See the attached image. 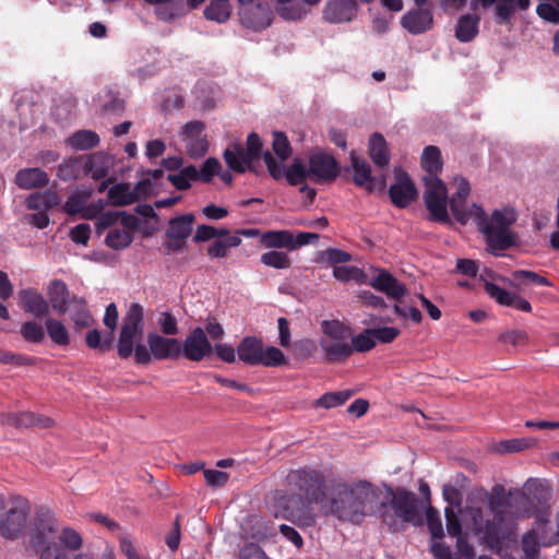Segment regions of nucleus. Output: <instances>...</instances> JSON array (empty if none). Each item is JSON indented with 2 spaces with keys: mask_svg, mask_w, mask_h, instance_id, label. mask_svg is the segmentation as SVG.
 I'll use <instances>...</instances> for the list:
<instances>
[{
  "mask_svg": "<svg viewBox=\"0 0 559 559\" xmlns=\"http://www.w3.org/2000/svg\"><path fill=\"white\" fill-rule=\"evenodd\" d=\"M49 178L46 171L40 168H24L17 171L15 183L25 190L46 187Z\"/></svg>",
  "mask_w": 559,
  "mask_h": 559,
  "instance_id": "obj_27",
  "label": "nucleus"
},
{
  "mask_svg": "<svg viewBox=\"0 0 559 559\" xmlns=\"http://www.w3.org/2000/svg\"><path fill=\"white\" fill-rule=\"evenodd\" d=\"M325 480L321 472L310 468L290 471L286 476V492L276 491L275 500L285 519L300 527L316 523L313 503L325 498Z\"/></svg>",
  "mask_w": 559,
  "mask_h": 559,
  "instance_id": "obj_1",
  "label": "nucleus"
},
{
  "mask_svg": "<svg viewBox=\"0 0 559 559\" xmlns=\"http://www.w3.org/2000/svg\"><path fill=\"white\" fill-rule=\"evenodd\" d=\"M306 3L302 0L290 2H277L276 11L286 21L300 20L306 13Z\"/></svg>",
  "mask_w": 559,
  "mask_h": 559,
  "instance_id": "obj_43",
  "label": "nucleus"
},
{
  "mask_svg": "<svg viewBox=\"0 0 559 559\" xmlns=\"http://www.w3.org/2000/svg\"><path fill=\"white\" fill-rule=\"evenodd\" d=\"M222 166L217 158L209 157L202 165L200 171L201 181L204 183H209L212 181L213 177L218 175Z\"/></svg>",
  "mask_w": 559,
  "mask_h": 559,
  "instance_id": "obj_59",
  "label": "nucleus"
},
{
  "mask_svg": "<svg viewBox=\"0 0 559 559\" xmlns=\"http://www.w3.org/2000/svg\"><path fill=\"white\" fill-rule=\"evenodd\" d=\"M349 340H350L349 348L352 349V355L355 352H357V353L369 352L376 346L374 337L372 336V333L367 332V329L362 333H360L354 337H350Z\"/></svg>",
  "mask_w": 559,
  "mask_h": 559,
  "instance_id": "obj_53",
  "label": "nucleus"
},
{
  "mask_svg": "<svg viewBox=\"0 0 559 559\" xmlns=\"http://www.w3.org/2000/svg\"><path fill=\"white\" fill-rule=\"evenodd\" d=\"M483 9L493 7V21L497 25L511 26L515 13V0H472L471 8L476 10L477 5Z\"/></svg>",
  "mask_w": 559,
  "mask_h": 559,
  "instance_id": "obj_20",
  "label": "nucleus"
},
{
  "mask_svg": "<svg viewBox=\"0 0 559 559\" xmlns=\"http://www.w3.org/2000/svg\"><path fill=\"white\" fill-rule=\"evenodd\" d=\"M369 156L379 167H385L390 163L386 141L379 132H374L369 139Z\"/></svg>",
  "mask_w": 559,
  "mask_h": 559,
  "instance_id": "obj_35",
  "label": "nucleus"
},
{
  "mask_svg": "<svg viewBox=\"0 0 559 559\" xmlns=\"http://www.w3.org/2000/svg\"><path fill=\"white\" fill-rule=\"evenodd\" d=\"M536 8L537 15L552 24H559V0H540Z\"/></svg>",
  "mask_w": 559,
  "mask_h": 559,
  "instance_id": "obj_50",
  "label": "nucleus"
},
{
  "mask_svg": "<svg viewBox=\"0 0 559 559\" xmlns=\"http://www.w3.org/2000/svg\"><path fill=\"white\" fill-rule=\"evenodd\" d=\"M350 162L354 169V183L358 187H365L368 192H372L374 190V178L371 176L370 165L358 157L354 151L350 152Z\"/></svg>",
  "mask_w": 559,
  "mask_h": 559,
  "instance_id": "obj_28",
  "label": "nucleus"
},
{
  "mask_svg": "<svg viewBox=\"0 0 559 559\" xmlns=\"http://www.w3.org/2000/svg\"><path fill=\"white\" fill-rule=\"evenodd\" d=\"M381 496V489L366 479L335 481L330 489L326 513L342 522L360 524L367 516H376Z\"/></svg>",
  "mask_w": 559,
  "mask_h": 559,
  "instance_id": "obj_2",
  "label": "nucleus"
},
{
  "mask_svg": "<svg viewBox=\"0 0 559 559\" xmlns=\"http://www.w3.org/2000/svg\"><path fill=\"white\" fill-rule=\"evenodd\" d=\"M385 499L378 500L376 516L379 518L390 531L397 532L402 524L414 526L423 524V516L418 507V497L404 487L392 488L385 486Z\"/></svg>",
  "mask_w": 559,
  "mask_h": 559,
  "instance_id": "obj_4",
  "label": "nucleus"
},
{
  "mask_svg": "<svg viewBox=\"0 0 559 559\" xmlns=\"http://www.w3.org/2000/svg\"><path fill=\"white\" fill-rule=\"evenodd\" d=\"M356 11V0H329L323 10V19L330 23L349 22Z\"/></svg>",
  "mask_w": 559,
  "mask_h": 559,
  "instance_id": "obj_22",
  "label": "nucleus"
},
{
  "mask_svg": "<svg viewBox=\"0 0 559 559\" xmlns=\"http://www.w3.org/2000/svg\"><path fill=\"white\" fill-rule=\"evenodd\" d=\"M478 231L484 236L486 250L500 257L502 252L518 246L519 236L511 229L516 222V213L513 209L503 207L493 210L489 215L483 207H476Z\"/></svg>",
  "mask_w": 559,
  "mask_h": 559,
  "instance_id": "obj_3",
  "label": "nucleus"
},
{
  "mask_svg": "<svg viewBox=\"0 0 559 559\" xmlns=\"http://www.w3.org/2000/svg\"><path fill=\"white\" fill-rule=\"evenodd\" d=\"M194 219L195 217L192 213L170 218L166 229V237L168 239L186 240L192 233Z\"/></svg>",
  "mask_w": 559,
  "mask_h": 559,
  "instance_id": "obj_30",
  "label": "nucleus"
},
{
  "mask_svg": "<svg viewBox=\"0 0 559 559\" xmlns=\"http://www.w3.org/2000/svg\"><path fill=\"white\" fill-rule=\"evenodd\" d=\"M272 148L276 156L280 158L278 162L284 163L292 155V146L288 138L282 131L273 132Z\"/></svg>",
  "mask_w": 559,
  "mask_h": 559,
  "instance_id": "obj_52",
  "label": "nucleus"
},
{
  "mask_svg": "<svg viewBox=\"0 0 559 559\" xmlns=\"http://www.w3.org/2000/svg\"><path fill=\"white\" fill-rule=\"evenodd\" d=\"M59 522L55 513L47 507L36 509L32 527L29 531L31 544L33 547L56 544L55 539L59 533Z\"/></svg>",
  "mask_w": 559,
  "mask_h": 559,
  "instance_id": "obj_10",
  "label": "nucleus"
},
{
  "mask_svg": "<svg viewBox=\"0 0 559 559\" xmlns=\"http://www.w3.org/2000/svg\"><path fill=\"white\" fill-rule=\"evenodd\" d=\"M263 160L266 165L270 176L273 179L280 180L285 177L290 186H298L305 181L307 177H311L309 174V168L306 169V167L297 160L294 162L287 170H285L284 164L278 162L269 151L264 152Z\"/></svg>",
  "mask_w": 559,
  "mask_h": 559,
  "instance_id": "obj_12",
  "label": "nucleus"
},
{
  "mask_svg": "<svg viewBox=\"0 0 559 559\" xmlns=\"http://www.w3.org/2000/svg\"><path fill=\"white\" fill-rule=\"evenodd\" d=\"M367 332L372 333L376 342L379 341L384 344L393 342L400 335V330L394 326L367 329Z\"/></svg>",
  "mask_w": 559,
  "mask_h": 559,
  "instance_id": "obj_60",
  "label": "nucleus"
},
{
  "mask_svg": "<svg viewBox=\"0 0 559 559\" xmlns=\"http://www.w3.org/2000/svg\"><path fill=\"white\" fill-rule=\"evenodd\" d=\"M69 310L71 311V320L73 321L74 329L76 331L88 328L94 322L86 300L82 297L73 295L71 297Z\"/></svg>",
  "mask_w": 559,
  "mask_h": 559,
  "instance_id": "obj_31",
  "label": "nucleus"
},
{
  "mask_svg": "<svg viewBox=\"0 0 559 559\" xmlns=\"http://www.w3.org/2000/svg\"><path fill=\"white\" fill-rule=\"evenodd\" d=\"M123 323L143 330V328H144L143 307L138 302L131 304L124 318H123Z\"/></svg>",
  "mask_w": 559,
  "mask_h": 559,
  "instance_id": "obj_58",
  "label": "nucleus"
},
{
  "mask_svg": "<svg viewBox=\"0 0 559 559\" xmlns=\"http://www.w3.org/2000/svg\"><path fill=\"white\" fill-rule=\"evenodd\" d=\"M400 23L412 35L428 33L435 26L433 11L429 7L416 5L403 14Z\"/></svg>",
  "mask_w": 559,
  "mask_h": 559,
  "instance_id": "obj_14",
  "label": "nucleus"
},
{
  "mask_svg": "<svg viewBox=\"0 0 559 559\" xmlns=\"http://www.w3.org/2000/svg\"><path fill=\"white\" fill-rule=\"evenodd\" d=\"M271 8L265 1L243 7L239 11L242 25L254 31L266 28L271 24Z\"/></svg>",
  "mask_w": 559,
  "mask_h": 559,
  "instance_id": "obj_18",
  "label": "nucleus"
},
{
  "mask_svg": "<svg viewBox=\"0 0 559 559\" xmlns=\"http://www.w3.org/2000/svg\"><path fill=\"white\" fill-rule=\"evenodd\" d=\"M426 520L431 536L433 538H442L444 533L439 512L431 506H429L426 510Z\"/></svg>",
  "mask_w": 559,
  "mask_h": 559,
  "instance_id": "obj_56",
  "label": "nucleus"
},
{
  "mask_svg": "<svg viewBox=\"0 0 559 559\" xmlns=\"http://www.w3.org/2000/svg\"><path fill=\"white\" fill-rule=\"evenodd\" d=\"M509 283L513 287H520V285L525 284V283H532L535 285L547 286V287L552 286L551 282L547 277H545L536 272L527 271V270L513 271L511 273V280Z\"/></svg>",
  "mask_w": 559,
  "mask_h": 559,
  "instance_id": "obj_39",
  "label": "nucleus"
},
{
  "mask_svg": "<svg viewBox=\"0 0 559 559\" xmlns=\"http://www.w3.org/2000/svg\"><path fill=\"white\" fill-rule=\"evenodd\" d=\"M61 201L60 195L55 190H46L44 192H35L27 197L26 206L34 211H49L57 206Z\"/></svg>",
  "mask_w": 559,
  "mask_h": 559,
  "instance_id": "obj_32",
  "label": "nucleus"
},
{
  "mask_svg": "<svg viewBox=\"0 0 559 559\" xmlns=\"http://www.w3.org/2000/svg\"><path fill=\"white\" fill-rule=\"evenodd\" d=\"M99 136L92 130H80L69 139V144L75 150H91L99 144Z\"/></svg>",
  "mask_w": 559,
  "mask_h": 559,
  "instance_id": "obj_42",
  "label": "nucleus"
},
{
  "mask_svg": "<svg viewBox=\"0 0 559 559\" xmlns=\"http://www.w3.org/2000/svg\"><path fill=\"white\" fill-rule=\"evenodd\" d=\"M91 237V227L88 224H79L70 230V238L78 245L86 246Z\"/></svg>",
  "mask_w": 559,
  "mask_h": 559,
  "instance_id": "obj_64",
  "label": "nucleus"
},
{
  "mask_svg": "<svg viewBox=\"0 0 559 559\" xmlns=\"http://www.w3.org/2000/svg\"><path fill=\"white\" fill-rule=\"evenodd\" d=\"M309 174L316 182H332L340 175V165L332 155L317 153L309 158Z\"/></svg>",
  "mask_w": 559,
  "mask_h": 559,
  "instance_id": "obj_16",
  "label": "nucleus"
},
{
  "mask_svg": "<svg viewBox=\"0 0 559 559\" xmlns=\"http://www.w3.org/2000/svg\"><path fill=\"white\" fill-rule=\"evenodd\" d=\"M353 395V391L344 390L337 392H328L314 402L316 407L333 408L346 403Z\"/></svg>",
  "mask_w": 559,
  "mask_h": 559,
  "instance_id": "obj_46",
  "label": "nucleus"
},
{
  "mask_svg": "<svg viewBox=\"0 0 559 559\" xmlns=\"http://www.w3.org/2000/svg\"><path fill=\"white\" fill-rule=\"evenodd\" d=\"M484 288L489 297L495 299L499 305L512 307L526 313L532 312L531 304L520 295L510 293L490 282H486Z\"/></svg>",
  "mask_w": 559,
  "mask_h": 559,
  "instance_id": "obj_21",
  "label": "nucleus"
},
{
  "mask_svg": "<svg viewBox=\"0 0 559 559\" xmlns=\"http://www.w3.org/2000/svg\"><path fill=\"white\" fill-rule=\"evenodd\" d=\"M240 361L248 366L280 367L287 362L285 354L277 347H264L263 341L257 336H246L237 345Z\"/></svg>",
  "mask_w": 559,
  "mask_h": 559,
  "instance_id": "obj_6",
  "label": "nucleus"
},
{
  "mask_svg": "<svg viewBox=\"0 0 559 559\" xmlns=\"http://www.w3.org/2000/svg\"><path fill=\"white\" fill-rule=\"evenodd\" d=\"M143 336V330L122 323L121 331L118 338L117 352L118 356L122 359L129 358L134 355V343L140 341Z\"/></svg>",
  "mask_w": 559,
  "mask_h": 559,
  "instance_id": "obj_26",
  "label": "nucleus"
},
{
  "mask_svg": "<svg viewBox=\"0 0 559 559\" xmlns=\"http://www.w3.org/2000/svg\"><path fill=\"white\" fill-rule=\"evenodd\" d=\"M11 423L16 427H43L48 428L51 427L53 420L49 417L37 416L31 412H23L19 414L11 415Z\"/></svg>",
  "mask_w": 559,
  "mask_h": 559,
  "instance_id": "obj_40",
  "label": "nucleus"
},
{
  "mask_svg": "<svg viewBox=\"0 0 559 559\" xmlns=\"http://www.w3.org/2000/svg\"><path fill=\"white\" fill-rule=\"evenodd\" d=\"M45 328L36 321H26L21 326L22 337L28 342L38 344L45 338Z\"/></svg>",
  "mask_w": 559,
  "mask_h": 559,
  "instance_id": "obj_51",
  "label": "nucleus"
},
{
  "mask_svg": "<svg viewBox=\"0 0 559 559\" xmlns=\"http://www.w3.org/2000/svg\"><path fill=\"white\" fill-rule=\"evenodd\" d=\"M260 261L265 266L274 267L277 270H286L292 266V260L287 252L280 250H271L264 252L261 255Z\"/></svg>",
  "mask_w": 559,
  "mask_h": 559,
  "instance_id": "obj_47",
  "label": "nucleus"
},
{
  "mask_svg": "<svg viewBox=\"0 0 559 559\" xmlns=\"http://www.w3.org/2000/svg\"><path fill=\"white\" fill-rule=\"evenodd\" d=\"M20 307L36 319L48 318L50 314L49 301L35 288H25L19 292Z\"/></svg>",
  "mask_w": 559,
  "mask_h": 559,
  "instance_id": "obj_17",
  "label": "nucleus"
},
{
  "mask_svg": "<svg viewBox=\"0 0 559 559\" xmlns=\"http://www.w3.org/2000/svg\"><path fill=\"white\" fill-rule=\"evenodd\" d=\"M155 14L162 21L169 22L180 15L177 4L166 2L164 4H156Z\"/></svg>",
  "mask_w": 559,
  "mask_h": 559,
  "instance_id": "obj_63",
  "label": "nucleus"
},
{
  "mask_svg": "<svg viewBox=\"0 0 559 559\" xmlns=\"http://www.w3.org/2000/svg\"><path fill=\"white\" fill-rule=\"evenodd\" d=\"M262 147L263 143L260 136L255 132H251L247 136L246 147L240 143H231L224 151L223 158L228 168L235 173L251 171L258 174L254 162L261 156L263 157Z\"/></svg>",
  "mask_w": 559,
  "mask_h": 559,
  "instance_id": "obj_7",
  "label": "nucleus"
},
{
  "mask_svg": "<svg viewBox=\"0 0 559 559\" xmlns=\"http://www.w3.org/2000/svg\"><path fill=\"white\" fill-rule=\"evenodd\" d=\"M157 324L164 335L175 336L179 333L178 320L171 312H160L157 318Z\"/></svg>",
  "mask_w": 559,
  "mask_h": 559,
  "instance_id": "obj_54",
  "label": "nucleus"
},
{
  "mask_svg": "<svg viewBox=\"0 0 559 559\" xmlns=\"http://www.w3.org/2000/svg\"><path fill=\"white\" fill-rule=\"evenodd\" d=\"M185 143H186L187 154L191 158L203 157L209 151V142H207L205 135L189 140Z\"/></svg>",
  "mask_w": 559,
  "mask_h": 559,
  "instance_id": "obj_57",
  "label": "nucleus"
},
{
  "mask_svg": "<svg viewBox=\"0 0 559 559\" xmlns=\"http://www.w3.org/2000/svg\"><path fill=\"white\" fill-rule=\"evenodd\" d=\"M322 336L319 341L326 362L340 364L352 356L349 348L350 329L337 320L322 322Z\"/></svg>",
  "mask_w": 559,
  "mask_h": 559,
  "instance_id": "obj_5",
  "label": "nucleus"
},
{
  "mask_svg": "<svg viewBox=\"0 0 559 559\" xmlns=\"http://www.w3.org/2000/svg\"><path fill=\"white\" fill-rule=\"evenodd\" d=\"M45 329L53 344L61 347H67L70 344L69 331L61 321L48 317L45 319Z\"/></svg>",
  "mask_w": 559,
  "mask_h": 559,
  "instance_id": "obj_38",
  "label": "nucleus"
},
{
  "mask_svg": "<svg viewBox=\"0 0 559 559\" xmlns=\"http://www.w3.org/2000/svg\"><path fill=\"white\" fill-rule=\"evenodd\" d=\"M92 190L76 191L68 197L63 210L69 215L83 214L86 200L91 197Z\"/></svg>",
  "mask_w": 559,
  "mask_h": 559,
  "instance_id": "obj_49",
  "label": "nucleus"
},
{
  "mask_svg": "<svg viewBox=\"0 0 559 559\" xmlns=\"http://www.w3.org/2000/svg\"><path fill=\"white\" fill-rule=\"evenodd\" d=\"M231 7L228 0H211L204 10L207 20L224 23L230 17Z\"/></svg>",
  "mask_w": 559,
  "mask_h": 559,
  "instance_id": "obj_41",
  "label": "nucleus"
},
{
  "mask_svg": "<svg viewBox=\"0 0 559 559\" xmlns=\"http://www.w3.org/2000/svg\"><path fill=\"white\" fill-rule=\"evenodd\" d=\"M60 543L70 550H78L82 547V537L81 535L70 527H64L61 530L60 534L57 536Z\"/></svg>",
  "mask_w": 559,
  "mask_h": 559,
  "instance_id": "obj_55",
  "label": "nucleus"
},
{
  "mask_svg": "<svg viewBox=\"0 0 559 559\" xmlns=\"http://www.w3.org/2000/svg\"><path fill=\"white\" fill-rule=\"evenodd\" d=\"M112 162L109 156L98 153L85 157V176L90 175L94 180L106 178Z\"/></svg>",
  "mask_w": 559,
  "mask_h": 559,
  "instance_id": "obj_33",
  "label": "nucleus"
},
{
  "mask_svg": "<svg viewBox=\"0 0 559 559\" xmlns=\"http://www.w3.org/2000/svg\"><path fill=\"white\" fill-rule=\"evenodd\" d=\"M29 514V501L21 497L16 498L0 521L1 536L11 540L19 538L26 527Z\"/></svg>",
  "mask_w": 559,
  "mask_h": 559,
  "instance_id": "obj_11",
  "label": "nucleus"
},
{
  "mask_svg": "<svg viewBox=\"0 0 559 559\" xmlns=\"http://www.w3.org/2000/svg\"><path fill=\"white\" fill-rule=\"evenodd\" d=\"M369 284L376 290L395 300H400L407 292L406 286L386 270H379L378 274L370 280Z\"/></svg>",
  "mask_w": 559,
  "mask_h": 559,
  "instance_id": "obj_23",
  "label": "nucleus"
},
{
  "mask_svg": "<svg viewBox=\"0 0 559 559\" xmlns=\"http://www.w3.org/2000/svg\"><path fill=\"white\" fill-rule=\"evenodd\" d=\"M212 352L213 346L200 326L194 328L181 343V356L191 361H201Z\"/></svg>",
  "mask_w": 559,
  "mask_h": 559,
  "instance_id": "obj_15",
  "label": "nucleus"
},
{
  "mask_svg": "<svg viewBox=\"0 0 559 559\" xmlns=\"http://www.w3.org/2000/svg\"><path fill=\"white\" fill-rule=\"evenodd\" d=\"M467 200H457L456 198L449 199V206L455 221L461 225H466L471 219L477 223L476 207H480L478 204L473 203L469 209L466 206Z\"/></svg>",
  "mask_w": 559,
  "mask_h": 559,
  "instance_id": "obj_36",
  "label": "nucleus"
},
{
  "mask_svg": "<svg viewBox=\"0 0 559 559\" xmlns=\"http://www.w3.org/2000/svg\"><path fill=\"white\" fill-rule=\"evenodd\" d=\"M425 185L424 201L431 221L450 225L452 224L448 214V190L439 177H424Z\"/></svg>",
  "mask_w": 559,
  "mask_h": 559,
  "instance_id": "obj_9",
  "label": "nucleus"
},
{
  "mask_svg": "<svg viewBox=\"0 0 559 559\" xmlns=\"http://www.w3.org/2000/svg\"><path fill=\"white\" fill-rule=\"evenodd\" d=\"M204 478L209 486L213 488H221L227 484L229 475L216 469H205Z\"/></svg>",
  "mask_w": 559,
  "mask_h": 559,
  "instance_id": "obj_62",
  "label": "nucleus"
},
{
  "mask_svg": "<svg viewBox=\"0 0 559 559\" xmlns=\"http://www.w3.org/2000/svg\"><path fill=\"white\" fill-rule=\"evenodd\" d=\"M132 240V234L126 229L120 228L111 229L105 238L106 245L115 250H120L129 247Z\"/></svg>",
  "mask_w": 559,
  "mask_h": 559,
  "instance_id": "obj_48",
  "label": "nucleus"
},
{
  "mask_svg": "<svg viewBox=\"0 0 559 559\" xmlns=\"http://www.w3.org/2000/svg\"><path fill=\"white\" fill-rule=\"evenodd\" d=\"M50 307L59 314H64L71 302L70 292L62 280H52L47 288Z\"/></svg>",
  "mask_w": 559,
  "mask_h": 559,
  "instance_id": "obj_24",
  "label": "nucleus"
},
{
  "mask_svg": "<svg viewBox=\"0 0 559 559\" xmlns=\"http://www.w3.org/2000/svg\"><path fill=\"white\" fill-rule=\"evenodd\" d=\"M57 176L63 181L75 180L85 176V157L73 156L64 159L58 167Z\"/></svg>",
  "mask_w": 559,
  "mask_h": 559,
  "instance_id": "obj_34",
  "label": "nucleus"
},
{
  "mask_svg": "<svg viewBox=\"0 0 559 559\" xmlns=\"http://www.w3.org/2000/svg\"><path fill=\"white\" fill-rule=\"evenodd\" d=\"M152 186L151 179L139 181L134 190L130 189V185L126 182L117 183L108 190V199L114 206L130 205L139 200V191H144Z\"/></svg>",
  "mask_w": 559,
  "mask_h": 559,
  "instance_id": "obj_19",
  "label": "nucleus"
},
{
  "mask_svg": "<svg viewBox=\"0 0 559 559\" xmlns=\"http://www.w3.org/2000/svg\"><path fill=\"white\" fill-rule=\"evenodd\" d=\"M441 152L435 145H428L424 148L421 155V167L426 170L425 177H438L442 170Z\"/></svg>",
  "mask_w": 559,
  "mask_h": 559,
  "instance_id": "obj_37",
  "label": "nucleus"
},
{
  "mask_svg": "<svg viewBox=\"0 0 559 559\" xmlns=\"http://www.w3.org/2000/svg\"><path fill=\"white\" fill-rule=\"evenodd\" d=\"M395 182L389 188L392 204L399 209L407 207L418 197V191L409 175L402 168L394 169Z\"/></svg>",
  "mask_w": 559,
  "mask_h": 559,
  "instance_id": "obj_13",
  "label": "nucleus"
},
{
  "mask_svg": "<svg viewBox=\"0 0 559 559\" xmlns=\"http://www.w3.org/2000/svg\"><path fill=\"white\" fill-rule=\"evenodd\" d=\"M523 557L521 559H538L540 554V543L536 531H527L521 539Z\"/></svg>",
  "mask_w": 559,
  "mask_h": 559,
  "instance_id": "obj_44",
  "label": "nucleus"
},
{
  "mask_svg": "<svg viewBox=\"0 0 559 559\" xmlns=\"http://www.w3.org/2000/svg\"><path fill=\"white\" fill-rule=\"evenodd\" d=\"M480 16L476 13L462 14L454 27V37L463 44L473 41L479 34Z\"/></svg>",
  "mask_w": 559,
  "mask_h": 559,
  "instance_id": "obj_25",
  "label": "nucleus"
},
{
  "mask_svg": "<svg viewBox=\"0 0 559 559\" xmlns=\"http://www.w3.org/2000/svg\"><path fill=\"white\" fill-rule=\"evenodd\" d=\"M148 348L138 343L134 350V361L138 365H147L152 359L166 360V359H178L181 356V342L175 337H167L158 334L157 332H151L147 335Z\"/></svg>",
  "mask_w": 559,
  "mask_h": 559,
  "instance_id": "obj_8",
  "label": "nucleus"
},
{
  "mask_svg": "<svg viewBox=\"0 0 559 559\" xmlns=\"http://www.w3.org/2000/svg\"><path fill=\"white\" fill-rule=\"evenodd\" d=\"M445 520H447V531L448 534L452 537H459L462 535V525L456 512L448 507L444 510Z\"/></svg>",
  "mask_w": 559,
  "mask_h": 559,
  "instance_id": "obj_61",
  "label": "nucleus"
},
{
  "mask_svg": "<svg viewBox=\"0 0 559 559\" xmlns=\"http://www.w3.org/2000/svg\"><path fill=\"white\" fill-rule=\"evenodd\" d=\"M262 247L267 249H286L294 251L293 231L288 229L267 230L260 238Z\"/></svg>",
  "mask_w": 559,
  "mask_h": 559,
  "instance_id": "obj_29",
  "label": "nucleus"
},
{
  "mask_svg": "<svg viewBox=\"0 0 559 559\" xmlns=\"http://www.w3.org/2000/svg\"><path fill=\"white\" fill-rule=\"evenodd\" d=\"M241 238L237 235L228 236L225 239H218L215 240L209 248H207V255L210 258H226L228 254L229 248H236L240 246Z\"/></svg>",
  "mask_w": 559,
  "mask_h": 559,
  "instance_id": "obj_45",
  "label": "nucleus"
}]
</instances>
